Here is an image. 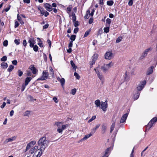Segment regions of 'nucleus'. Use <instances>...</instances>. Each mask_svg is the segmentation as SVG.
<instances>
[{"label":"nucleus","instance_id":"nucleus-23","mask_svg":"<svg viewBox=\"0 0 157 157\" xmlns=\"http://www.w3.org/2000/svg\"><path fill=\"white\" fill-rule=\"evenodd\" d=\"M58 80L60 82L61 85L62 86L64 85L65 83V80L63 78H59L58 79Z\"/></svg>","mask_w":157,"mask_h":157},{"label":"nucleus","instance_id":"nucleus-43","mask_svg":"<svg viewBox=\"0 0 157 157\" xmlns=\"http://www.w3.org/2000/svg\"><path fill=\"white\" fill-rule=\"evenodd\" d=\"M74 76H75V78L78 79H79L80 76L78 73L75 72L74 73Z\"/></svg>","mask_w":157,"mask_h":157},{"label":"nucleus","instance_id":"nucleus-13","mask_svg":"<svg viewBox=\"0 0 157 157\" xmlns=\"http://www.w3.org/2000/svg\"><path fill=\"white\" fill-rule=\"evenodd\" d=\"M29 69L32 71V73L33 74H36L37 72V70L34 67L33 65H30L29 67Z\"/></svg>","mask_w":157,"mask_h":157},{"label":"nucleus","instance_id":"nucleus-9","mask_svg":"<svg viewBox=\"0 0 157 157\" xmlns=\"http://www.w3.org/2000/svg\"><path fill=\"white\" fill-rule=\"evenodd\" d=\"M111 150V148L110 147L107 148L105 151V153L102 157H108Z\"/></svg>","mask_w":157,"mask_h":157},{"label":"nucleus","instance_id":"nucleus-12","mask_svg":"<svg viewBox=\"0 0 157 157\" xmlns=\"http://www.w3.org/2000/svg\"><path fill=\"white\" fill-rule=\"evenodd\" d=\"M128 113H126L123 115L120 121V123H123L125 121L128 117Z\"/></svg>","mask_w":157,"mask_h":157},{"label":"nucleus","instance_id":"nucleus-31","mask_svg":"<svg viewBox=\"0 0 157 157\" xmlns=\"http://www.w3.org/2000/svg\"><path fill=\"white\" fill-rule=\"evenodd\" d=\"M72 8V6L71 5H70L67 8V13L70 14V12L71 11V9Z\"/></svg>","mask_w":157,"mask_h":157},{"label":"nucleus","instance_id":"nucleus-46","mask_svg":"<svg viewBox=\"0 0 157 157\" xmlns=\"http://www.w3.org/2000/svg\"><path fill=\"white\" fill-rule=\"evenodd\" d=\"M76 92V89L75 88L72 89L71 90V94L72 95H75Z\"/></svg>","mask_w":157,"mask_h":157},{"label":"nucleus","instance_id":"nucleus-42","mask_svg":"<svg viewBox=\"0 0 157 157\" xmlns=\"http://www.w3.org/2000/svg\"><path fill=\"white\" fill-rule=\"evenodd\" d=\"M33 48V50L35 52H37L38 51V47L36 45H34V46Z\"/></svg>","mask_w":157,"mask_h":157},{"label":"nucleus","instance_id":"nucleus-15","mask_svg":"<svg viewBox=\"0 0 157 157\" xmlns=\"http://www.w3.org/2000/svg\"><path fill=\"white\" fill-rule=\"evenodd\" d=\"M154 67L153 66H152L149 67L146 73V74L147 75H149L152 73L153 71Z\"/></svg>","mask_w":157,"mask_h":157},{"label":"nucleus","instance_id":"nucleus-1","mask_svg":"<svg viewBox=\"0 0 157 157\" xmlns=\"http://www.w3.org/2000/svg\"><path fill=\"white\" fill-rule=\"evenodd\" d=\"M49 142V140H47L45 136L41 138L37 142L38 146L40 147L38 150L43 152L45 148L48 146Z\"/></svg>","mask_w":157,"mask_h":157},{"label":"nucleus","instance_id":"nucleus-59","mask_svg":"<svg viewBox=\"0 0 157 157\" xmlns=\"http://www.w3.org/2000/svg\"><path fill=\"white\" fill-rule=\"evenodd\" d=\"M102 33V30L101 29H100L97 33V35H101V34Z\"/></svg>","mask_w":157,"mask_h":157},{"label":"nucleus","instance_id":"nucleus-8","mask_svg":"<svg viewBox=\"0 0 157 157\" xmlns=\"http://www.w3.org/2000/svg\"><path fill=\"white\" fill-rule=\"evenodd\" d=\"M105 59H110L113 57V55L111 52H107L105 54Z\"/></svg>","mask_w":157,"mask_h":157},{"label":"nucleus","instance_id":"nucleus-16","mask_svg":"<svg viewBox=\"0 0 157 157\" xmlns=\"http://www.w3.org/2000/svg\"><path fill=\"white\" fill-rule=\"evenodd\" d=\"M38 146H35L33 148L31 149L30 150V152L31 154H33L34 152H35L38 150Z\"/></svg>","mask_w":157,"mask_h":157},{"label":"nucleus","instance_id":"nucleus-18","mask_svg":"<svg viewBox=\"0 0 157 157\" xmlns=\"http://www.w3.org/2000/svg\"><path fill=\"white\" fill-rule=\"evenodd\" d=\"M32 79V78L31 77H27L25 78V86H27L29 83L30 81Z\"/></svg>","mask_w":157,"mask_h":157},{"label":"nucleus","instance_id":"nucleus-5","mask_svg":"<svg viewBox=\"0 0 157 157\" xmlns=\"http://www.w3.org/2000/svg\"><path fill=\"white\" fill-rule=\"evenodd\" d=\"M146 83V82L145 80H144L141 82L139 85H138L136 89L137 91H139L141 90L144 88Z\"/></svg>","mask_w":157,"mask_h":157},{"label":"nucleus","instance_id":"nucleus-3","mask_svg":"<svg viewBox=\"0 0 157 157\" xmlns=\"http://www.w3.org/2000/svg\"><path fill=\"white\" fill-rule=\"evenodd\" d=\"M48 73L46 71H43L42 72V76L40 78H38L37 81L39 80H44L46 79L48 77Z\"/></svg>","mask_w":157,"mask_h":157},{"label":"nucleus","instance_id":"nucleus-7","mask_svg":"<svg viewBox=\"0 0 157 157\" xmlns=\"http://www.w3.org/2000/svg\"><path fill=\"white\" fill-rule=\"evenodd\" d=\"M35 141H32L29 143L27 145L26 147L25 152H26L31 147H32L36 144Z\"/></svg>","mask_w":157,"mask_h":157},{"label":"nucleus","instance_id":"nucleus-26","mask_svg":"<svg viewBox=\"0 0 157 157\" xmlns=\"http://www.w3.org/2000/svg\"><path fill=\"white\" fill-rule=\"evenodd\" d=\"M101 69L102 70L103 72H105L108 71L109 69L105 65H104L101 67Z\"/></svg>","mask_w":157,"mask_h":157},{"label":"nucleus","instance_id":"nucleus-39","mask_svg":"<svg viewBox=\"0 0 157 157\" xmlns=\"http://www.w3.org/2000/svg\"><path fill=\"white\" fill-rule=\"evenodd\" d=\"M122 39V37L121 36H120L118 38H117L116 40V42L118 43L121 41Z\"/></svg>","mask_w":157,"mask_h":157},{"label":"nucleus","instance_id":"nucleus-17","mask_svg":"<svg viewBox=\"0 0 157 157\" xmlns=\"http://www.w3.org/2000/svg\"><path fill=\"white\" fill-rule=\"evenodd\" d=\"M107 129V126L105 124L102 125L101 127V132L102 134L105 133Z\"/></svg>","mask_w":157,"mask_h":157},{"label":"nucleus","instance_id":"nucleus-63","mask_svg":"<svg viewBox=\"0 0 157 157\" xmlns=\"http://www.w3.org/2000/svg\"><path fill=\"white\" fill-rule=\"evenodd\" d=\"M79 30V29L78 27H77L76 28H75L74 30V33H77Z\"/></svg>","mask_w":157,"mask_h":157},{"label":"nucleus","instance_id":"nucleus-62","mask_svg":"<svg viewBox=\"0 0 157 157\" xmlns=\"http://www.w3.org/2000/svg\"><path fill=\"white\" fill-rule=\"evenodd\" d=\"M95 62L92 60L90 62V68H92V65L95 63Z\"/></svg>","mask_w":157,"mask_h":157},{"label":"nucleus","instance_id":"nucleus-54","mask_svg":"<svg viewBox=\"0 0 157 157\" xmlns=\"http://www.w3.org/2000/svg\"><path fill=\"white\" fill-rule=\"evenodd\" d=\"M18 76L19 77L21 76L23 74V72L20 70H19L18 71Z\"/></svg>","mask_w":157,"mask_h":157},{"label":"nucleus","instance_id":"nucleus-30","mask_svg":"<svg viewBox=\"0 0 157 157\" xmlns=\"http://www.w3.org/2000/svg\"><path fill=\"white\" fill-rule=\"evenodd\" d=\"M114 65V63L112 62H110L109 63L106 64L105 65L106 66L108 67V69L109 68L113 66Z\"/></svg>","mask_w":157,"mask_h":157},{"label":"nucleus","instance_id":"nucleus-35","mask_svg":"<svg viewBox=\"0 0 157 157\" xmlns=\"http://www.w3.org/2000/svg\"><path fill=\"white\" fill-rule=\"evenodd\" d=\"M114 3V2L113 0H110L108 1L107 2V5L109 6H112Z\"/></svg>","mask_w":157,"mask_h":157},{"label":"nucleus","instance_id":"nucleus-25","mask_svg":"<svg viewBox=\"0 0 157 157\" xmlns=\"http://www.w3.org/2000/svg\"><path fill=\"white\" fill-rule=\"evenodd\" d=\"M98 57V55L97 54H94L92 56V60L95 62Z\"/></svg>","mask_w":157,"mask_h":157},{"label":"nucleus","instance_id":"nucleus-14","mask_svg":"<svg viewBox=\"0 0 157 157\" xmlns=\"http://www.w3.org/2000/svg\"><path fill=\"white\" fill-rule=\"evenodd\" d=\"M140 92L139 91H136L133 96V98L134 100L137 99L140 96Z\"/></svg>","mask_w":157,"mask_h":157},{"label":"nucleus","instance_id":"nucleus-29","mask_svg":"<svg viewBox=\"0 0 157 157\" xmlns=\"http://www.w3.org/2000/svg\"><path fill=\"white\" fill-rule=\"evenodd\" d=\"M55 124L57 125L58 128H61V127L62 126L63 123L60 122H56L55 123Z\"/></svg>","mask_w":157,"mask_h":157},{"label":"nucleus","instance_id":"nucleus-21","mask_svg":"<svg viewBox=\"0 0 157 157\" xmlns=\"http://www.w3.org/2000/svg\"><path fill=\"white\" fill-rule=\"evenodd\" d=\"M115 123L116 121H113V123L112 124V125L111 126L110 128V132L111 133L112 132L115 128Z\"/></svg>","mask_w":157,"mask_h":157},{"label":"nucleus","instance_id":"nucleus-10","mask_svg":"<svg viewBox=\"0 0 157 157\" xmlns=\"http://www.w3.org/2000/svg\"><path fill=\"white\" fill-rule=\"evenodd\" d=\"M68 126V124H66L63 125L62 124L61 128H58L57 129V132L59 133H62L63 130L65 129Z\"/></svg>","mask_w":157,"mask_h":157},{"label":"nucleus","instance_id":"nucleus-60","mask_svg":"<svg viewBox=\"0 0 157 157\" xmlns=\"http://www.w3.org/2000/svg\"><path fill=\"white\" fill-rule=\"evenodd\" d=\"M19 25V23L18 21H16L15 22V25H14V28H17Z\"/></svg>","mask_w":157,"mask_h":157},{"label":"nucleus","instance_id":"nucleus-33","mask_svg":"<svg viewBox=\"0 0 157 157\" xmlns=\"http://www.w3.org/2000/svg\"><path fill=\"white\" fill-rule=\"evenodd\" d=\"M70 63L71 66L73 68L75 69V71H76V69L77 68V66H75V64L72 60L71 61Z\"/></svg>","mask_w":157,"mask_h":157},{"label":"nucleus","instance_id":"nucleus-27","mask_svg":"<svg viewBox=\"0 0 157 157\" xmlns=\"http://www.w3.org/2000/svg\"><path fill=\"white\" fill-rule=\"evenodd\" d=\"M106 26H110V24H111V20L109 18H107L106 19Z\"/></svg>","mask_w":157,"mask_h":157},{"label":"nucleus","instance_id":"nucleus-11","mask_svg":"<svg viewBox=\"0 0 157 157\" xmlns=\"http://www.w3.org/2000/svg\"><path fill=\"white\" fill-rule=\"evenodd\" d=\"M44 7L48 11L50 12L52 10V6L48 3L45 4L44 5Z\"/></svg>","mask_w":157,"mask_h":157},{"label":"nucleus","instance_id":"nucleus-36","mask_svg":"<svg viewBox=\"0 0 157 157\" xmlns=\"http://www.w3.org/2000/svg\"><path fill=\"white\" fill-rule=\"evenodd\" d=\"M124 78V80H125L126 81H128L129 79V78L128 77V75H127V71H126V72L125 73Z\"/></svg>","mask_w":157,"mask_h":157},{"label":"nucleus","instance_id":"nucleus-2","mask_svg":"<svg viewBox=\"0 0 157 157\" xmlns=\"http://www.w3.org/2000/svg\"><path fill=\"white\" fill-rule=\"evenodd\" d=\"M157 121V117H155L151 120L146 126V130H149L153 126L154 123Z\"/></svg>","mask_w":157,"mask_h":157},{"label":"nucleus","instance_id":"nucleus-22","mask_svg":"<svg viewBox=\"0 0 157 157\" xmlns=\"http://www.w3.org/2000/svg\"><path fill=\"white\" fill-rule=\"evenodd\" d=\"M43 153V152L40 151H39L38 154L36 155V151H35L33 157H40L42 155Z\"/></svg>","mask_w":157,"mask_h":157},{"label":"nucleus","instance_id":"nucleus-45","mask_svg":"<svg viewBox=\"0 0 157 157\" xmlns=\"http://www.w3.org/2000/svg\"><path fill=\"white\" fill-rule=\"evenodd\" d=\"M28 43H29V46L31 48H33L35 45L32 42L31 40L29 39Z\"/></svg>","mask_w":157,"mask_h":157},{"label":"nucleus","instance_id":"nucleus-32","mask_svg":"<svg viewBox=\"0 0 157 157\" xmlns=\"http://www.w3.org/2000/svg\"><path fill=\"white\" fill-rule=\"evenodd\" d=\"M72 20H73V22H74L76 21V17L75 16V14L74 12H72Z\"/></svg>","mask_w":157,"mask_h":157},{"label":"nucleus","instance_id":"nucleus-41","mask_svg":"<svg viewBox=\"0 0 157 157\" xmlns=\"http://www.w3.org/2000/svg\"><path fill=\"white\" fill-rule=\"evenodd\" d=\"M76 37V35H73L71 36L70 39H71V41H72V42H73V41L75 40Z\"/></svg>","mask_w":157,"mask_h":157},{"label":"nucleus","instance_id":"nucleus-51","mask_svg":"<svg viewBox=\"0 0 157 157\" xmlns=\"http://www.w3.org/2000/svg\"><path fill=\"white\" fill-rule=\"evenodd\" d=\"M90 32V30H88V31H86V32L85 33L84 35V37H85L87 36L89 34Z\"/></svg>","mask_w":157,"mask_h":157},{"label":"nucleus","instance_id":"nucleus-47","mask_svg":"<svg viewBox=\"0 0 157 157\" xmlns=\"http://www.w3.org/2000/svg\"><path fill=\"white\" fill-rule=\"evenodd\" d=\"M7 57L6 56H3L1 59V60L2 61H6L7 60Z\"/></svg>","mask_w":157,"mask_h":157},{"label":"nucleus","instance_id":"nucleus-38","mask_svg":"<svg viewBox=\"0 0 157 157\" xmlns=\"http://www.w3.org/2000/svg\"><path fill=\"white\" fill-rule=\"evenodd\" d=\"M109 27L107 26L106 27H105L104 29V32L106 33H108L109 31Z\"/></svg>","mask_w":157,"mask_h":157},{"label":"nucleus","instance_id":"nucleus-28","mask_svg":"<svg viewBox=\"0 0 157 157\" xmlns=\"http://www.w3.org/2000/svg\"><path fill=\"white\" fill-rule=\"evenodd\" d=\"M101 104V102H100V101L98 99L97 100L95 101V104L97 107H100Z\"/></svg>","mask_w":157,"mask_h":157},{"label":"nucleus","instance_id":"nucleus-24","mask_svg":"<svg viewBox=\"0 0 157 157\" xmlns=\"http://www.w3.org/2000/svg\"><path fill=\"white\" fill-rule=\"evenodd\" d=\"M1 67H2V68L3 69H6V68L8 66V65L7 63L3 62L1 63Z\"/></svg>","mask_w":157,"mask_h":157},{"label":"nucleus","instance_id":"nucleus-61","mask_svg":"<svg viewBox=\"0 0 157 157\" xmlns=\"http://www.w3.org/2000/svg\"><path fill=\"white\" fill-rule=\"evenodd\" d=\"M27 44V43L26 40H24L23 41V45L25 47H26Z\"/></svg>","mask_w":157,"mask_h":157},{"label":"nucleus","instance_id":"nucleus-58","mask_svg":"<svg viewBox=\"0 0 157 157\" xmlns=\"http://www.w3.org/2000/svg\"><path fill=\"white\" fill-rule=\"evenodd\" d=\"M75 22L74 24V26L75 27H77L79 25V23L78 21H75Z\"/></svg>","mask_w":157,"mask_h":157},{"label":"nucleus","instance_id":"nucleus-37","mask_svg":"<svg viewBox=\"0 0 157 157\" xmlns=\"http://www.w3.org/2000/svg\"><path fill=\"white\" fill-rule=\"evenodd\" d=\"M14 67L12 65H10L7 69V71L9 72L11 71L14 69Z\"/></svg>","mask_w":157,"mask_h":157},{"label":"nucleus","instance_id":"nucleus-4","mask_svg":"<svg viewBox=\"0 0 157 157\" xmlns=\"http://www.w3.org/2000/svg\"><path fill=\"white\" fill-rule=\"evenodd\" d=\"M152 48H149L144 50V52L141 54L139 58V60H142L148 54V52L152 50Z\"/></svg>","mask_w":157,"mask_h":157},{"label":"nucleus","instance_id":"nucleus-52","mask_svg":"<svg viewBox=\"0 0 157 157\" xmlns=\"http://www.w3.org/2000/svg\"><path fill=\"white\" fill-rule=\"evenodd\" d=\"M99 79L102 81L103 82L104 81V79L103 77V76L102 75H100L98 76Z\"/></svg>","mask_w":157,"mask_h":157},{"label":"nucleus","instance_id":"nucleus-57","mask_svg":"<svg viewBox=\"0 0 157 157\" xmlns=\"http://www.w3.org/2000/svg\"><path fill=\"white\" fill-rule=\"evenodd\" d=\"M96 130L94 128H93V129H91V132L90 133V134L92 135L93 134H94V133H95V132H96Z\"/></svg>","mask_w":157,"mask_h":157},{"label":"nucleus","instance_id":"nucleus-64","mask_svg":"<svg viewBox=\"0 0 157 157\" xmlns=\"http://www.w3.org/2000/svg\"><path fill=\"white\" fill-rule=\"evenodd\" d=\"M49 26V24L48 23L46 24L43 26V29H45L47 28Z\"/></svg>","mask_w":157,"mask_h":157},{"label":"nucleus","instance_id":"nucleus-20","mask_svg":"<svg viewBox=\"0 0 157 157\" xmlns=\"http://www.w3.org/2000/svg\"><path fill=\"white\" fill-rule=\"evenodd\" d=\"M37 40L38 43L37 44L40 46V47H43V44L42 43V42L41 40L40 39V38L37 37Z\"/></svg>","mask_w":157,"mask_h":157},{"label":"nucleus","instance_id":"nucleus-49","mask_svg":"<svg viewBox=\"0 0 157 157\" xmlns=\"http://www.w3.org/2000/svg\"><path fill=\"white\" fill-rule=\"evenodd\" d=\"M98 67H96V68L94 69V71H95L96 73L97 76L100 75V72L98 70Z\"/></svg>","mask_w":157,"mask_h":157},{"label":"nucleus","instance_id":"nucleus-40","mask_svg":"<svg viewBox=\"0 0 157 157\" xmlns=\"http://www.w3.org/2000/svg\"><path fill=\"white\" fill-rule=\"evenodd\" d=\"M30 111H26L24 114V116H27L29 117L30 114Z\"/></svg>","mask_w":157,"mask_h":157},{"label":"nucleus","instance_id":"nucleus-44","mask_svg":"<svg viewBox=\"0 0 157 157\" xmlns=\"http://www.w3.org/2000/svg\"><path fill=\"white\" fill-rule=\"evenodd\" d=\"M49 72L50 74L52 75H53L54 74V71L53 69L52 68V67H49Z\"/></svg>","mask_w":157,"mask_h":157},{"label":"nucleus","instance_id":"nucleus-55","mask_svg":"<svg viewBox=\"0 0 157 157\" xmlns=\"http://www.w3.org/2000/svg\"><path fill=\"white\" fill-rule=\"evenodd\" d=\"M20 40L19 39H15L14 40V42L17 45H19L20 44Z\"/></svg>","mask_w":157,"mask_h":157},{"label":"nucleus","instance_id":"nucleus-19","mask_svg":"<svg viewBox=\"0 0 157 157\" xmlns=\"http://www.w3.org/2000/svg\"><path fill=\"white\" fill-rule=\"evenodd\" d=\"M16 138V137L15 136L12 137L11 138H9L8 139L4 141V143L6 144L9 142L12 141L14 140Z\"/></svg>","mask_w":157,"mask_h":157},{"label":"nucleus","instance_id":"nucleus-56","mask_svg":"<svg viewBox=\"0 0 157 157\" xmlns=\"http://www.w3.org/2000/svg\"><path fill=\"white\" fill-rule=\"evenodd\" d=\"M32 74V73L30 71H27V74L26 75L27 76H31Z\"/></svg>","mask_w":157,"mask_h":157},{"label":"nucleus","instance_id":"nucleus-53","mask_svg":"<svg viewBox=\"0 0 157 157\" xmlns=\"http://www.w3.org/2000/svg\"><path fill=\"white\" fill-rule=\"evenodd\" d=\"M8 41L7 40H5L3 42V45L4 46H7L8 45Z\"/></svg>","mask_w":157,"mask_h":157},{"label":"nucleus","instance_id":"nucleus-50","mask_svg":"<svg viewBox=\"0 0 157 157\" xmlns=\"http://www.w3.org/2000/svg\"><path fill=\"white\" fill-rule=\"evenodd\" d=\"M29 39L31 40L32 43H33V44H34V45L36 43V40L34 38H29Z\"/></svg>","mask_w":157,"mask_h":157},{"label":"nucleus","instance_id":"nucleus-34","mask_svg":"<svg viewBox=\"0 0 157 157\" xmlns=\"http://www.w3.org/2000/svg\"><path fill=\"white\" fill-rule=\"evenodd\" d=\"M92 136V135L90 133L89 134L86 135L84 137L82 138V140H85L90 137Z\"/></svg>","mask_w":157,"mask_h":157},{"label":"nucleus","instance_id":"nucleus-6","mask_svg":"<svg viewBox=\"0 0 157 157\" xmlns=\"http://www.w3.org/2000/svg\"><path fill=\"white\" fill-rule=\"evenodd\" d=\"M108 101L107 100H106L105 102H103L101 101V105L99 107L100 108H101L102 110L104 111H105L106 110V108L108 107V104L107 103Z\"/></svg>","mask_w":157,"mask_h":157},{"label":"nucleus","instance_id":"nucleus-48","mask_svg":"<svg viewBox=\"0 0 157 157\" xmlns=\"http://www.w3.org/2000/svg\"><path fill=\"white\" fill-rule=\"evenodd\" d=\"M96 118V116H93L90 119H89L88 121V123H90L93 120H94Z\"/></svg>","mask_w":157,"mask_h":157}]
</instances>
